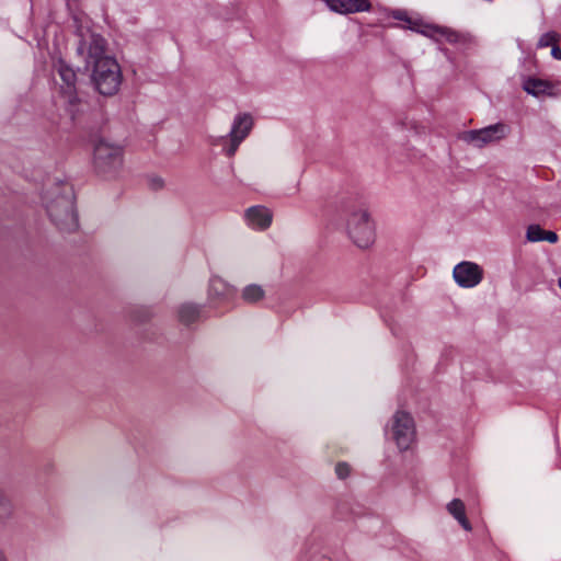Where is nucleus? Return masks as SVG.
Returning a JSON list of instances; mask_svg holds the SVG:
<instances>
[{
	"instance_id": "nucleus-28",
	"label": "nucleus",
	"mask_w": 561,
	"mask_h": 561,
	"mask_svg": "<svg viewBox=\"0 0 561 561\" xmlns=\"http://www.w3.org/2000/svg\"><path fill=\"white\" fill-rule=\"evenodd\" d=\"M559 287L561 288V277L559 278Z\"/></svg>"
},
{
	"instance_id": "nucleus-24",
	"label": "nucleus",
	"mask_w": 561,
	"mask_h": 561,
	"mask_svg": "<svg viewBox=\"0 0 561 561\" xmlns=\"http://www.w3.org/2000/svg\"><path fill=\"white\" fill-rule=\"evenodd\" d=\"M551 55L553 58L561 60V48L557 44L552 46Z\"/></svg>"
},
{
	"instance_id": "nucleus-21",
	"label": "nucleus",
	"mask_w": 561,
	"mask_h": 561,
	"mask_svg": "<svg viewBox=\"0 0 561 561\" xmlns=\"http://www.w3.org/2000/svg\"><path fill=\"white\" fill-rule=\"evenodd\" d=\"M335 473L340 479H345L351 473V468L346 462H339L335 466Z\"/></svg>"
},
{
	"instance_id": "nucleus-20",
	"label": "nucleus",
	"mask_w": 561,
	"mask_h": 561,
	"mask_svg": "<svg viewBox=\"0 0 561 561\" xmlns=\"http://www.w3.org/2000/svg\"><path fill=\"white\" fill-rule=\"evenodd\" d=\"M545 230L540 228L538 225H531L527 229V240L530 242H539L542 241Z\"/></svg>"
},
{
	"instance_id": "nucleus-7",
	"label": "nucleus",
	"mask_w": 561,
	"mask_h": 561,
	"mask_svg": "<svg viewBox=\"0 0 561 561\" xmlns=\"http://www.w3.org/2000/svg\"><path fill=\"white\" fill-rule=\"evenodd\" d=\"M392 438L400 450L410 448L414 440V422L410 414L398 411L392 419Z\"/></svg>"
},
{
	"instance_id": "nucleus-1",
	"label": "nucleus",
	"mask_w": 561,
	"mask_h": 561,
	"mask_svg": "<svg viewBox=\"0 0 561 561\" xmlns=\"http://www.w3.org/2000/svg\"><path fill=\"white\" fill-rule=\"evenodd\" d=\"M44 205L50 220L59 230L75 231L78 216L75 209V194L67 183H56L46 190Z\"/></svg>"
},
{
	"instance_id": "nucleus-9",
	"label": "nucleus",
	"mask_w": 561,
	"mask_h": 561,
	"mask_svg": "<svg viewBox=\"0 0 561 561\" xmlns=\"http://www.w3.org/2000/svg\"><path fill=\"white\" fill-rule=\"evenodd\" d=\"M453 276L460 287L472 288L481 283L483 270L477 263L463 261L454 267Z\"/></svg>"
},
{
	"instance_id": "nucleus-5",
	"label": "nucleus",
	"mask_w": 561,
	"mask_h": 561,
	"mask_svg": "<svg viewBox=\"0 0 561 561\" xmlns=\"http://www.w3.org/2000/svg\"><path fill=\"white\" fill-rule=\"evenodd\" d=\"M347 232L358 248L367 249L374 243L375 226L366 208L359 207L350 211Z\"/></svg>"
},
{
	"instance_id": "nucleus-14",
	"label": "nucleus",
	"mask_w": 561,
	"mask_h": 561,
	"mask_svg": "<svg viewBox=\"0 0 561 561\" xmlns=\"http://www.w3.org/2000/svg\"><path fill=\"white\" fill-rule=\"evenodd\" d=\"M447 511L455 519L458 520L465 530L470 531L472 529L471 524L466 517V507L461 500L454 499L451 502H449L447 504Z\"/></svg>"
},
{
	"instance_id": "nucleus-13",
	"label": "nucleus",
	"mask_w": 561,
	"mask_h": 561,
	"mask_svg": "<svg viewBox=\"0 0 561 561\" xmlns=\"http://www.w3.org/2000/svg\"><path fill=\"white\" fill-rule=\"evenodd\" d=\"M523 89L536 98L558 95L554 83L539 78H527L523 83Z\"/></svg>"
},
{
	"instance_id": "nucleus-6",
	"label": "nucleus",
	"mask_w": 561,
	"mask_h": 561,
	"mask_svg": "<svg viewBox=\"0 0 561 561\" xmlns=\"http://www.w3.org/2000/svg\"><path fill=\"white\" fill-rule=\"evenodd\" d=\"M510 133V127L503 123L486 126L481 129H472L461 134L460 138L468 145L476 148H483L484 146L499 142L504 139Z\"/></svg>"
},
{
	"instance_id": "nucleus-4",
	"label": "nucleus",
	"mask_w": 561,
	"mask_h": 561,
	"mask_svg": "<svg viewBox=\"0 0 561 561\" xmlns=\"http://www.w3.org/2000/svg\"><path fill=\"white\" fill-rule=\"evenodd\" d=\"M78 44L77 55L82 59L85 68L100 61L107 54V42L101 35L88 26L80 25L77 30Z\"/></svg>"
},
{
	"instance_id": "nucleus-8",
	"label": "nucleus",
	"mask_w": 561,
	"mask_h": 561,
	"mask_svg": "<svg viewBox=\"0 0 561 561\" xmlns=\"http://www.w3.org/2000/svg\"><path fill=\"white\" fill-rule=\"evenodd\" d=\"M254 122L250 114H238L232 123L231 130L228 135L229 145L224 149L228 157L234 156L240 144L249 136L253 128Z\"/></svg>"
},
{
	"instance_id": "nucleus-10",
	"label": "nucleus",
	"mask_w": 561,
	"mask_h": 561,
	"mask_svg": "<svg viewBox=\"0 0 561 561\" xmlns=\"http://www.w3.org/2000/svg\"><path fill=\"white\" fill-rule=\"evenodd\" d=\"M423 35L439 42L444 38L449 44H469L472 39L468 33L459 32L450 27L438 25H425L421 31Z\"/></svg>"
},
{
	"instance_id": "nucleus-22",
	"label": "nucleus",
	"mask_w": 561,
	"mask_h": 561,
	"mask_svg": "<svg viewBox=\"0 0 561 561\" xmlns=\"http://www.w3.org/2000/svg\"><path fill=\"white\" fill-rule=\"evenodd\" d=\"M542 241H548L550 243H556L558 241V236L553 231H546L542 237Z\"/></svg>"
},
{
	"instance_id": "nucleus-3",
	"label": "nucleus",
	"mask_w": 561,
	"mask_h": 561,
	"mask_svg": "<svg viewBox=\"0 0 561 561\" xmlns=\"http://www.w3.org/2000/svg\"><path fill=\"white\" fill-rule=\"evenodd\" d=\"M123 147L106 140H99L94 146L93 165L103 178L116 176L123 168Z\"/></svg>"
},
{
	"instance_id": "nucleus-15",
	"label": "nucleus",
	"mask_w": 561,
	"mask_h": 561,
	"mask_svg": "<svg viewBox=\"0 0 561 561\" xmlns=\"http://www.w3.org/2000/svg\"><path fill=\"white\" fill-rule=\"evenodd\" d=\"M55 69L58 72L60 79L66 84L69 94L75 92L77 75L75 70L69 67L64 60H58L55 65Z\"/></svg>"
},
{
	"instance_id": "nucleus-23",
	"label": "nucleus",
	"mask_w": 561,
	"mask_h": 561,
	"mask_svg": "<svg viewBox=\"0 0 561 561\" xmlns=\"http://www.w3.org/2000/svg\"><path fill=\"white\" fill-rule=\"evenodd\" d=\"M150 186L153 190H159V188H161L163 186V181L160 178L152 179L150 181Z\"/></svg>"
},
{
	"instance_id": "nucleus-25",
	"label": "nucleus",
	"mask_w": 561,
	"mask_h": 561,
	"mask_svg": "<svg viewBox=\"0 0 561 561\" xmlns=\"http://www.w3.org/2000/svg\"><path fill=\"white\" fill-rule=\"evenodd\" d=\"M210 286H211V289L217 290V287L224 286V283L219 278H214V279H211Z\"/></svg>"
},
{
	"instance_id": "nucleus-16",
	"label": "nucleus",
	"mask_w": 561,
	"mask_h": 561,
	"mask_svg": "<svg viewBox=\"0 0 561 561\" xmlns=\"http://www.w3.org/2000/svg\"><path fill=\"white\" fill-rule=\"evenodd\" d=\"M201 310L192 304H184L178 310V319L184 325H190L198 320Z\"/></svg>"
},
{
	"instance_id": "nucleus-26",
	"label": "nucleus",
	"mask_w": 561,
	"mask_h": 561,
	"mask_svg": "<svg viewBox=\"0 0 561 561\" xmlns=\"http://www.w3.org/2000/svg\"><path fill=\"white\" fill-rule=\"evenodd\" d=\"M394 18L398 19V20H402V14L401 13H397V14H394Z\"/></svg>"
},
{
	"instance_id": "nucleus-18",
	"label": "nucleus",
	"mask_w": 561,
	"mask_h": 561,
	"mask_svg": "<svg viewBox=\"0 0 561 561\" xmlns=\"http://www.w3.org/2000/svg\"><path fill=\"white\" fill-rule=\"evenodd\" d=\"M13 513L11 501L0 491V518H8Z\"/></svg>"
},
{
	"instance_id": "nucleus-11",
	"label": "nucleus",
	"mask_w": 561,
	"mask_h": 561,
	"mask_svg": "<svg viewBox=\"0 0 561 561\" xmlns=\"http://www.w3.org/2000/svg\"><path fill=\"white\" fill-rule=\"evenodd\" d=\"M245 219L248 224L255 229L265 230L272 224V211L261 205L249 207L245 210Z\"/></svg>"
},
{
	"instance_id": "nucleus-27",
	"label": "nucleus",
	"mask_w": 561,
	"mask_h": 561,
	"mask_svg": "<svg viewBox=\"0 0 561 561\" xmlns=\"http://www.w3.org/2000/svg\"><path fill=\"white\" fill-rule=\"evenodd\" d=\"M0 561H4V559H3V557H2V554H1V553H0Z\"/></svg>"
},
{
	"instance_id": "nucleus-2",
	"label": "nucleus",
	"mask_w": 561,
	"mask_h": 561,
	"mask_svg": "<svg viewBox=\"0 0 561 561\" xmlns=\"http://www.w3.org/2000/svg\"><path fill=\"white\" fill-rule=\"evenodd\" d=\"M89 69L91 82L100 94L111 96L118 92L123 75L119 64L113 56L103 57Z\"/></svg>"
},
{
	"instance_id": "nucleus-17",
	"label": "nucleus",
	"mask_w": 561,
	"mask_h": 561,
	"mask_svg": "<svg viewBox=\"0 0 561 561\" xmlns=\"http://www.w3.org/2000/svg\"><path fill=\"white\" fill-rule=\"evenodd\" d=\"M265 296L264 289L256 284L248 285L243 288L241 297L248 304H255Z\"/></svg>"
},
{
	"instance_id": "nucleus-12",
	"label": "nucleus",
	"mask_w": 561,
	"mask_h": 561,
	"mask_svg": "<svg viewBox=\"0 0 561 561\" xmlns=\"http://www.w3.org/2000/svg\"><path fill=\"white\" fill-rule=\"evenodd\" d=\"M327 5L333 12L351 14L370 10L369 0H325Z\"/></svg>"
},
{
	"instance_id": "nucleus-19",
	"label": "nucleus",
	"mask_w": 561,
	"mask_h": 561,
	"mask_svg": "<svg viewBox=\"0 0 561 561\" xmlns=\"http://www.w3.org/2000/svg\"><path fill=\"white\" fill-rule=\"evenodd\" d=\"M559 34L556 32H547L541 35L538 42L539 47H548L553 46L559 42Z\"/></svg>"
}]
</instances>
